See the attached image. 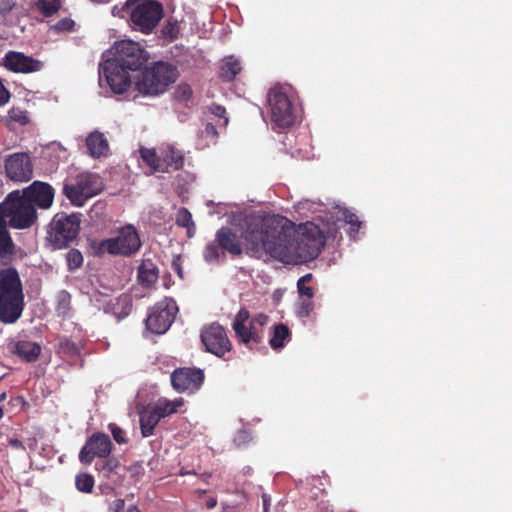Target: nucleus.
I'll list each match as a JSON object with an SVG mask.
<instances>
[{
    "label": "nucleus",
    "mask_w": 512,
    "mask_h": 512,
    "mask_svg": "<svg viewBox=\"0 0 512 512\" xmlns=\"http://www.w3.org/2000/svg\"><path fill=\"white\" fill-rule=\"evenodd\" d=\"M305 230L296 236L288 219L273 215L250 220L242 238L253 256L264 252L284 264H299L317 258L324 246L318 226L307 224Z\"/></svg>",
    "instance_id": "1"
},
{
    "label": "nucleus",
    "mask_w": 512,
    "mask_h": 512,
    "mask_svg": "<svg viewBox=\"0 0 512 512\" xmlns=\"http://www.w3.org/2000/svg\"><path fill=\"white\" fill-rule=\"evenodd\" d=\"M23 284L18 270L13 266L0 269V322L14 324L25 308Z\"/></svg>",
    "instance_id": "2"
},
{
    "label": "nucleus",
    "mask_w": 512,
    "mask_h": 512,
    "mask_svg": "<svg viewBox=\"0 0 512 512\" xmlns=\"http://www.w3.org/2000/svg\"><path fill=\"white\" fill-rule=\"evenodd\" d=\"M142 247L140 235L132 224H126L117 230L115 237L92 240L90 248L95 257H102L105 254L112 256L131 257Z\"/></svg>",
    "instance_id": "3"
},
{
    "label": "nucleus",
    "mask_w": 512,
    "mask_h": 512,
    "mask_svg": "<svg viewBox=\"0 0 512 512\" xmlns=\"http://www.w3.org/2000/svg\"><path fill=\"white\" fill-rule=\"evenodd\" d=\"M0 217L12 228L27 229L36 222L37 212L20 190H14L0 204Z\"/></svg>",
    "instance_id": "4"
},
{
    "label": "nucleus",
    "mask_w": 512,
    "mask_h": 512,
    "mask_svg": "<svg viewBox=\"0 0 512 512\" xmlns=\"http://www.w3.org/2000/svg\"><path fill=\"white\" fill-rule=\"evenodd\" d=\"M177 77L176 67L159 61L141 73L135 82V86L142 95L157 96L164 93L176 81Z\"/></svg>",
    "instance_id": "5"
},
{
    "label": "nucleus",
    "mask_w": 512,
    "mask_h": 512,
    "mask_svg": "<svg viewBox=\"0 0 512 512\" xmlns=\"http://www.w3.org/2000/svg\"><path fill=\"white\" fill-rule=\"evenodd\" d=\"M268 320L269 317L263 313L251 317L248 309L241 308L232 323L236 339L249 349L261 344L264 340V327Z\"/></svg>",
    "instance_id": "6"
},
{
    "label": "nucleus",
    "mask_w": 512,
    "mask_h": 512,
    "mask_svg": "<svg viewBox=\"0 0 512 512\" xmlns=\"http://www.w3.org/2000/svg\"><path fill=\"white\" fill-rule=\"evenodd\" d=\"M81 214L57 213L49 224L47 239L54 249L66 248L78 236Z\"/></svg>",
    "instance_id": "7"
},
{
    "label": "nucleus",
    "mask_w": 512,
    "mask_h": 512,
    "mask_svg": "<svg viewBox=\"0 0 512 512\" xmlns=\"http://www.w3.org/2000/svg\"><path fill=\"white\" fill-rule=\"evenodd\" d=\"M130 26L143 34H150L163 17L162 4L156 0H140L127 3Z\"/></svg>",
    "instance_id": "8"
},
{
    "label": "nucleus",
    "mask_w": 512,
    "mask_h": 512,
    "mask_svg": "<svg viewBox=\"0 0 512 512\" xmlns=\"http://www.w3.org/2000/svg\"><path fill=\"white\" fill-rule=\"evenodd\" d=\"M271 120L280 128H287L295 122V109L289 96V89L275 86L268 93Z\"/></svg>",
    "instance_id": "9"
},
{
    "label": "nucleus",
    "mask_w": 512,
    "mask_h": 512,
    "mask_svg": "<svg viewBox=\"0 0 512 512\" xmlns=\"http://www.w3.org/2000/svg\"><path fill=\"white\" fill-rule=\"evenodd\" d=\"M148 59L149 53L138 42L122 40L115 43L112 60L130 71L142 69Z\"/></svg>",
    "instance_id": "10"
},
{
    "label": "nucleus",
    "mask_w": 512,
    "mask_h": 512,
    "mask_svg": "<svg viewBox=\"0 0 512 512\" xmlns=\"http://www.w3.org/2000/svg\"><path fill=\"white\" fill-rule=\"evenodd\" d=\"M200 339L205 351L219 358H224L233 347L225 328L217 322L204 326L200 332Z\"/></svg>",
    "instance_id": "11"
},
{
    "label": "nucleus",
    "mask_w": 512,
    "mask_h": 512,
    "mask_svg": "<svg viewBox=\"0 0 512 512\" xmlns=\"http://www.w3.org/2000/svg\"><path fill=\"white\" fill-rule=\"evenodd\" d=\"M177 311L176 303L172 299L165 298L156 303L145 320L147 329L154 334L165 333L173 323Z\"/></svg>",
    "instance_id": "12"
},
{
    "label": "nucleus",
    "mask_w": 512,
    "mask_h": 512,
    "mask_svg": "<svg viewBox=\"0 0 512 512\" xmlns=\"http://www.w3.org/2000/svg\"><path fill=\"white\" fill-rule=\"evenodd\" d=\"M6 177L13 182H28L33 178V163L28 153L17 152L4 159Z\"/></svg>",
    "instance_id": "13"
},
{
    "label": "nucleus",
    "mask_w": 512,
    "mask_h": 512,
    "mask_svg": "<svg viewBox=\"0 0 512 512\" xmlns=\"http://www.w3.org/2000/svg\"><path fill=\"white\" fill-rule=\"evenodd\" d=\"M113 443L110 437L102 432H95L86 440L79 452V461L90 465L95 458H107L112 452Z\"/></svg>",
    "instance_id": "14"
},
{
    "label": "nucleus",
    "mask_w": 512,
    "mask_h": 512,
    "mask_svg": "<svg viewBox=\"0 0 512 512\" xmlns=\"http://www.w3.org/2000/svg\"><path fill=\"white\" fill-rule=\"evenodd\" d=\"M204 379V371L195 367L177 368L171 374L172 387L179 393L198 391L203 385Z\"/></svg>",
    "instance_id": "15"
},
{
    "label": "nucleus",
    "mask_w": 512,
    "mask_h": 512,
    "mask_svg": "<svg viewBox=\"0 0 512 512\" xmlns=\"http://www.w3.org/2000/svg\"><path fill=\"white\" fill-rule=\"evenodd\" d=\"M129 71L114 60H108L103 66L102 73L111 90L116 94H122L131 85Z\"/></svg>",
    "instance_id": "16"
},
{
    "label": "nucleus",
    "mask_w": 512,
    "mask_h": 512,
    "mask_svg": "<svg viewBox=\"0 0 512 512\" xmlns=\"http://www.w3.org/2000/svg\"><path fill=\"white\" fill-rule=\"evenodd\" d=\"M21 193L35 209L36 207L48 209L53 204L55 190L46 182L34 181L31 185L24 188Z\"/></svg>",
    "instance_id": "17"
},
{
    "label": "nucleus",
    "mask_w": 512,
    "mask_h": 512,
    "mask_svg": "<svg viewBox=\"0 0 512 512\" xmlns=\"http://www.w3.org/2000/svg\"><path fill=\"white\" fill-rule=\"evenodd\" d=\"M4 66L14 73H33L43 67L41 61L25 55L22 52L9 51L4 57Z\"/></svg>",
    "instance_id": "18"
},
{
    "label": "nucleus",
    "mask_w": 512,
    "mask_h": 512,
    "mask_svg": "<svg viewBox=\"0 0 512 512\" xmlns=\"http://www.w3.org/2000/svg\"><path fill=\"white\" fill-rule=\"evenodd\" d=\"M222 250L232 256H240L243 252L241 241L235 231L230 227H221L215 235Z\"/></svg>",
    "instance_id": "19"
},
{
    "label": "nucleus",
    "mask_w": 512,
    "mask_h": 512,
    "mask_svg": "<svg viewBox=\"0 0 512 512\" xmlns=\"http://www.w3.org/2000/svg\"><path fill=\"white\" fill-rule=\"evenodd\" d=\"M10 351L25 362H35L41 353V346L32 341L19 340L9 345Z\"/></svg>",
    "instance_id": "20"
},
{
    "label": "nucleus",
    "mask_w": 512,
    "mask_h": 512,
    "mask_svg": "<svg viewBox=\"0 0 512 512\" xmlns=\"http://www.w3.org/2000/svg\"><path fill=\"white\" fill-rule=\"evenodd\" d=\"M74 181L77 183L81 193L86 195L87 199L94 197L102 191V181L96 174L82 173Z\"/></svg>",
    "instance_id": "21"
},
{
    "label": "nucleus",
    "mask_w": 512,
    "mask_h": 512,
    "mask_svg": "<svg viewBox=\"0 0 512 512\" xmlns=\"http://www.w3.org/2000/svg\"><path fill=\"white\" fill-rule=\"evenodd\" d=\"M162 163L164 164V172L169 171V169L180 170L184 166V154L174 146H167L162 150Z\"/></svg>",
    "instance_id": "22"
},
{
    "label": "nucleus",
    "mask_w": 512,
    "mask_h": 512,
    "mask_svg": "<svg viewBox=\"0 0 512 512\" xmlns=\"http://www.w3.org/2000/svg\"><path fill=\"white\" fill-rule=\"evenodd\" d=\"M86 146L92 157L99 158L106 154L108 141L101 132L95 131L86 138Z\"/></svg>",
    "instance_id": "23"
},
{
    "label": "nucleus",
    "mask_w": 512,
    "mask_h": 512,
    "mask_svg": "<svg viewBox=\"0 0 512 512\" xmlns=\"http://www.w3.org/2000/svg\"><path fill=\"white\" fill-rule=\"evenodd\" d=\"M15 252L14 242L7 229V221L0 217V260L10 259Z\"/></svg>",
    "instance_id": "24"
},
{
    "label": "nucleus",
    "mask_w": 512,
    "mask_h": 512,
    "mask_svg": "<svg viewBox=\"0 0 512 512\" xmlns=\"http://www.w3.org/2000/svg\"><path fill=\"white\" fill-rule=\"evenodd\" d=\"M158 268L151 260H145L138 268V280L141 285L150 287L158 280Z\"/></svg>",
    "instance_id": "25"
},
{
    "label": "nucleus",
    "mask_w": 512,
    "mask_h": 512,
    "mask_svg": "<svg viewBox=\"0 0 512 512\" xmlns=\"http://www.w3.org/2000/svg\"><path fill=\"white\" fill-rule=\"evenodd\" d=\"M161 420L155 409L146 411L140 415V428L143 437H149L153 434L155 427Z\"/></svg>",
    "instance_id": "26"
},
{
    "label": "nucleus",
    "mask_w": 512,
    "mask_h": 512,
    "mask_svg": "<svg viewBox=\"0 0 512 512\" xmlns=\"http://www.w3.org/2000/svg\"><path fill=\"white\" fill-rule=\"evenodd\" d=\"M290 337L291 332L289 328L285 324L279 323L274 326L269 344L273 350H280L285 346V341L290 339Z\"/></svg>",
    "instance_id": "27"
},
{
    "label": "nucleus",
    "mask_w": 512,
    "mask_h": 512,
    "mask_svg": "<svg viewBox=\"0 0 512 512\" xmlns=\"http://www.w3.org/2000/svg\"><path fill=\"white\" fill-rule=\"evenodd\" d=\"M242 70L240 61L234 56L226 57L221 66V78L224 81H232Z\"/></svg>",
    "instance_id": "28"
},
{
    "label": "nucleus",
    "mask_w": 512,
    "mask_h": 512,
    "mask_svg": "<svg viewBox=\"0 0 512 512\" xmlns=\"http://www.w3.org/2000/svg\"><path fill=\"white\" fill-rule=\"evenodd\" d=\"M184 404L182 398L175 400L159 399L153 409L158 413L160 418H165L173 413H176L180 407Z\"/></svg>",
    "instance_id": "29"
},
{
    "label": "nucleus",
    "mask_w": 512,
    "mask_h": 512,
    "mask_svg": "<svg viewBox=\"0 0 512 512\" xmlns=\"http://www.w3.org/2000/svg\"><path fill=\"white\" fill-rule=\"evenodd\" d=\"M203 257L207 263L224 262L226 260V252L222 250V247L215 239L213 242L206 245L203 251Z\"/></svg>",
    "instance_id": "30"
},
{
    "label": "nucleus",
    "mask_w": 512,
    "mask_h": 512,
    "mask_svg": "<svg viewBox=\"0 0 512 512\" xmlns=\"http://www.w3.org/2000/svg\"><path fill=\"white\" fill-rule=\"evenodd\" d=\"M63 194L69 199V201L78 207L83 206L88 200L84 193H81L77 187V183H66L63 186Z\"/></svg>",
    "instance_id": "31"
},
{
    "label": "nucleus",
    "mask_w": 512,
    "mask_h": 512,
    "mask_svg": "<svg viewBox=\"0 0 512 512\" xmlns=\"http://www.w3.org/2000/svg\"><path fill=\"white\" fill-rule=\"evenodd\" d=\"M141 158L154 171L164 172V164L162 163V155L158 156L154 149L142 148L140 150Z\"/></svg>",
    "instance_id": "32"
},
{
    "label": "nucleus",
    "mask_w": 512,
    "mask_h": 512,
    "mask_svg": "<svg viewBox=\"0 0 512 512\" xmlns=\"http://www.w3.org/2000/svg\"><path fill=\"white\" fill-rule=\"evenodd\" d=\"M100 460L95 463V470L104 473L105 477H109L115 473L120 466V461L114 456H107V458H99Z\"/></svg>",
    "instance_id": "33"
},
{
    "label": "nucleus",
    "mask_w": 512,
    "mask_h": 512,
    "mask_svg": "<svg viewBox=\"0 0 512 512\" xmlns=\"http://www.w3.org/2000/svg\"><path fill=\"white\" fill-rule=\"evenodd\" d=\"M176 224L180 227L186 228L189 237L193 236L195 232V223L192 219V214L187 208L181 207L177 211Z\"/></svg>",
    "instance_id": "34"
},
{
    "label": "nucleus",
    "mask_w": 512,
    "mask_h": 512,
    "mask_svg": "<svg viewBox=\"0 0 512 512\" xmlns=\"http://www.w3.org/2000/svg\"><path fill=\"white\" fill-rule=\"evenodd\" d=\"M35 6L43 16L51 17L59 11L61 4L58 0H37Z\"/></svg>",
    "instance_id": "35"
},
{
    "label": "nucleus",
    "mask_w": 512,
    "mask_h": 512,
    "mask_svg": "<svg viewBox=\"0 0 512 512\" xmlns=\"http://www.w3.org/2000/svg\"><path fill=\"white\" fill-rule=\"evenodd\" d=\"M313 279V275L311 273H307L300 277L297 281V289L298 293L301 297L306 298H313L315 295L314 288L311 286H308L307 284L310 283Z\"/></svg>",
    "instance_id": "36"
},
{
    "label": "nucleus",
    "mask_w": 512,
    "mask_h": 512,
    "mask_svg": "<svg viewBox=\"0 0 512 512\" xmlns=\"http://www.w3.org/2000/svg\"><path fill=\"white\" fill-rule=\"evenodd\" d=\"M94 478L88 473H80L75 478L76 488L83 493H91L94 488Z\"/></svg>",
    "instance_id": "37"
},
{
    "label": "nucleus",
    "mask_w": 512,
    "mask_h": 512,
    "mask_svg": "<svg viewBox=\"0 0 512 512\" xmlns=\"http://www.w3.org/2000/svg\"><path fill=\"white\" fill-rule=\"evenodd\" d=\"M83 255L78 249H70L66 254V262L69 271L79 269L83 265Z\"/></svg>",
    "instance_id": "38"
},
{
    "label": "nucleus",
    "mask_w": 512,
    "mask_h": 512,
    "mask_svg": "<svg viewBox=\"0 0 512 512\" xmlns=\"http://www.w3.org/2000/svg\"><path fill=\"white\" fill-rule=\"evenodd\" d=\"M207 111L218 118L217 124L220 127H226L229 123V119L226 115V109L224 106L213 103L207 107Z\"/></svg>",
    "instance_id": "39"
},
{
    "label": "nucleus",
    "mask_w": 512,
    "mask_h": 512,
    "mask_svg": "<svg viewBox=\"0 0 512 512\" xmlns=\"http://www.w3.org/2000/svg\"><path fill=\"white\" fill-rule=\"evenodd\" d=\"M174 97L179 102H188L193 97V90L187 83H180L174 92Z\"/></svg>",
    "instance_id": "40"
},
{
    "label": "nucleus",
    "mask_w": 512,
    "mask_h": 512,
    "mask_svg": "<svg viewBox=\"0 0 512 512\" xmlns=\"http://www.w3.org/2000/svg\"><path fill=\"white\" fill-rule=\"evenodd\" d=\"M8 116L11 121L19 123L21 125H26L30 121L27 111L19 107H12L8 112Z\"/></svg>",
    "instance_id": "41"
},
{
    "label": "nucleus",
    "mask_w": 512,
    "mask_h": 512,
    "mask_svg": "<svg viewBox=\"0 0 512 512\" xmlns=\"http://www.w3.org/2000/svg\"><path fill=\"white\" fill-rule=\"evenodd\" d=\"M344 221L350 225L349 233H358L362 223L359 221L358 216L348 210L343 212Z\"/></svg>",
    "instance_id": "42"
},
{
    "label": "nucleus",
    "mask_w": 512,
    "mask_h": 512,
    "mask_svg": "<svg viewBox=\"0 0 512 512\" xmlns=\"http://www.w3.org/2000/svg\"><path fill=\"white\" fill-rule=\"evenodd\" d=\"M108 429L111 432L113 439L118 444H126L128 442V439L126 437V432L121 427H119L117 424L110 423L108 425Z\"/></svg>",
    "instance_id": "43"
},
{
    "label": "nucleus",
    "mask_w": 512,
    "mask_h": 512,
    "mask_svg": "<svg viewBox=\"0 0 512 512\" xmlns=\"http://www.w3.org/2000/svg\"><path fill=\"white\" fill-rule=\"evenodd\" d=\"M314 309L312 298H306L299 302L297 308L298 316L305 318L308 317Z\"/></svg>",
    "instance_id": "44"
},
{
    "label": "nucleus",
    "mask_w": 512,
    "mask_h": 512,
    "mask_svg": "<svg viewBox=\"0 0 512 512\" xmlns=\"http://www.w3.org/2000/svg\"><path fill=\"white\" fill-rule=\"evenodd\" d=\"M75 25V22L71 18H62L57 23L51 26V29L55 32H67L71 31Z\"/></svg>",
    "instance_id": "45"
},
{
    "label": "nucleus",
    "mask_w": 512,
    "mask_h": 512,
    "mask_svg": "<svg viewBox=\"0 0 512 512\" xmlns=\"http://www.w3.org/2000/svg\"><path fill=\"white\" fill-rule=\"evenodd\" d=\"M202 135L206 138H210L213 142H216L218 138L216 126L211 122H207L204 130L202 131Z\"/></svg>",
    "instance_id": "46"
},
{
    "label": "nucleus",
    "mask_w": 512,
    "mask_h": 512,
    "mask_svg": "<svg viewBox=\"0 0 512 512\" xmlns=\"http://www.w3.org/2000/svg\"><path fill=\"white\" fill-rule=\"evenodd\" d=\"M14 7V3L11 0H0V13L6 15Z\"/></svg>",
    "instance_id": "47"
},
{
    "label": "nucleus",
    "mask_w": 512,
    "mask_h": 512,
    "mask_svg": "<svg viewBox=\"0 0 512 512\" xmlns=\"http://www.w3.org/2000/svg\"><path fill=\"white\" fill-rule=\"evenodd\" d=\"M124 507H125V501L124 499H115L111 504H110V510L112 512H122L124 510Z\"/></svg>",
    "instance_id": "48"
},
{
    "label": "nucleus",
    "mask_w": 512,
    "mask_h": 512,
    "mask_svg": "<svg viewBox=\"0 0 512 512\" xmlns=\"http://www.w3.org/2000/svg\"><path fill=\"white\" fill-rule=\"evenodd\" d=\"M172 267H173L174 271L177 273V275L180 278H183V270H182V266H181V263H180V257L179 256H177V257H175L173 259Z\"/></svg>",
    "instance_id": "49"
},
{
    "label": "nucleus",
    "mask_w": 512,
    "mask_h": 512,
    "mask_svg": "<svg viewBox=\"0 0 512 512\" xmlns=\"http://www.w3.org/2000/svg\"><path fill=\"white\" fill-rule=\"evenodd\" d=\"M262 502H263V512H269V507L271 504V498L268 494H262Z\"/></svg>",
    "instance_id": "50"
},
{
    "label": "nucleus",
    "mask_w": 512,
    "mask_h": 512,
    "mask_svg": "<svg viewBox=\"0 0 512 512\" xmlns=\"http://www.w3.org/2000/svg\"><path fill=\"white\" fill-rule=\"evenodd\" d=\"M9 445L13 448H16V449H22L24 450L25 449V446L23 445L22 441H20L19 439L17 438H12L9 440Z\"/></svg>",
    "instance_id": "51"
},
{
    "label": "nucleus",
    "mask_w": 512,
    "mask_h": 512,
    "mask_svg": "<svg viewBox=\"0 0 512 512\" xmlns=\"http://www.w3.org/2000/svg\"><path fill=\"white\" fill-rule=\"evenodd\" d=\"M216 505H217V499H216V498L211 497V498L207 499V501H206V507H207L208 509H213V508H215V507H216Z\"/></svg>",
    "instance_id": "52"
},
{
    "label": "nucleus",
    "mask_w": 512,
    "mask_h": 512,
    "mask_svg": "<svg viewBox=\"0 0 512 512\" xmlns=\"http://www.w3.org/2000/svg\"><path fill=\"white\" fill-rule=\"evenodd\" d=\"M65 346L68 348L69 351L74 352V353L77 352V347L74 343L67 341L65 343Z\"/></svg>",
    "instance_id": "53"
},
{
    "label": "nucleus",
    "mask_w": 512,
    "mask_h": 512,
    "mask_svg": "<svg viewBox=\"0 0 512 512\" xmlns=\"http://www.w3.org/2000/svg\"><path fill=\"white\" fill-rule=\"evenodd\" d=\"M127 512H141L137 506H130Z\"/></svg>",
    "instance_id": "54"
},
{
    "label": "nucleus",
    "mask_w": 512,
    "mask_h": 512,
    "mask_svg": "<svg viewBox=\"0 0 512 512\" xmlns=\"http://www.w3.org/2000/svg\"><path fill=\"white\" fill-rule=\"evenodd\" d=\"M6 399V393L0 394V402L4 401Z\"/></svg>",
    "instance_id": "55"
},
{
    "label": "nucleus",
    "mask_w": 512,
    "mask_h": 512,
    "mask_svg": "<svg viewBox=\"0 0 512 512\" xmlns=\"http://www.w3.org/2000/svg\"><path fill=\"white\" fill-rule=\"evenodd\" d=\"M3 416H4L3 408L0 407V420L3 418Z\"/></svg>",
    "instance_id": "56"
}]
</instances>
